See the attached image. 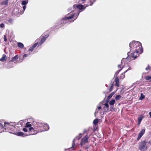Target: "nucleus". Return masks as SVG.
I'll use <instances>...</instances> for the list:
<instances>
[{"label":"nucleus","instance_id":"f257e3e1","mask_svg":"<svg viewBox=\"0 0 151 151\" xmlns=\"http://www.w3.org/2000/svg\"><path fill=\"white\" fill-rule=\"evenodd\" d=\"M129 47L131 50H140L141 53L142 52V46L141 44L139 42L136 41H133L129 44Z\"/></svg>","mask_w":151,"mask_h":151},{"label":"nucleus","instance_id":"f03ea898","mask_svg":"<svg viewBox=\"0 0 151 151\" xmlns=\"http://www.w3.org/2000/svg\"><path fill=\"white\" fill-rule=\"evenodd\" d=\"M10 126L8 123L4 122V121L0 120V133L6 130V128Z\"/></svg>","mask_w":151,"mask_h":151},{"label":"nucleus","instance_id":"7ed1b4c3","mask_svg":"<svg viewBox=\"0 0 151 151\" xmlns=\"http://www.w3.org/2000/svg\"><path fill=\"white\" fill-rule=\"evenodd\" d=\"M127 58H126L124 59L123 58L122 59L121 65H118V67L119 68H121L119 70H118L117 71H116L115 73V75H116L119 73L122 70L123 68H124V65L126 64H127V62H126L127 60Z\"/></svg>","mask_w":151,"mask_h":151},{"label":"nucleus","instance_id":"20e7f679","mask_svg":"<svg viewBox=\"0 0 151 151\" xmlns=\"http://www.w3.org/2000/svg\"><path fill=\"white\" fill-rule=\"evenodd\" d=\"M29 133L25 134V136H28L30 135L36 134L38 133V131L36 130L35 128L31 127V128H29L28 132Z\"/></svg>","mask_w":151,"mask_h":151},{"label":"nucleus","instance_id":"39448f33","mask_svg":"<svg viewBox=\"0 0 151 151\" xmlns=\"http://www.w3.org/2000/svg\"><path fill=\"white\" fill-rule=\"evenodd\" d=\"M43 125L42 123H37L35 126L34 128L36 130L38 131V133L42 132L43 131L44 129H42V126Z\"/></svg>","mask_w":151,"mask_h":151},{"label":"nucleus","instance_id":"423d86ee","mask_svg":"<svg viewBox=\"0 0 151 151\" xmlns=\"http://www.w3.org/2000/svg\"><path fill=\"white\" fill-rule=\"evenodd\" d=\"M74 15L75 14H73L71 16L68 17H65L63 18L61 21V22H62L61 23H63L64 24L67 22L69 19L72 18L73 17Z\"/></svg>","mask_w":151,"mask_h":151},{"label":"nucleus","instance_id":"0eeeda50","mask_svg":"<svg viewBox=\"0 0 151 151\" xmlns=\"http://www.w3.org/2000/svg\"><path fill=\"white\" fill-rule=\"evenodd\" d=\"M89 136H88L87 135H86L85 137L82 138L81 140V142L80 145L81 146H82L85 143H87L88 142V139Z\"/></svg>","mask_w":151,"mask_h":151},{"label":"nucleus","instance_id":"6e6552de","mask_svg":"<svg viewBox=\"0 0 151 151\" xmlns=\"http://www.w3.org/2000/svg\"><path fill=\"white\" fill-rule=\"evenodd\" d=\"M146 145V142L145 141H143L139 145V148L140 150H142L144 149H146L147 147Z\"/></svg>","mask_w":151,"mask_h":151},{"label":"nucleus","instance_id":"1a4fd4ad","mask_svg":"<svg viewBox=\"0 0 151 151\" xmlns=\"http://www.w3.org/2000/svg\"><path fill=\"white\" fill-rule=\"evenodd\" d=\"M30 122H28L26 123L25 127L23 129V131L25 132H28L29 128H31L32 125L30 124Z\"/></svg>","mask_w":151,"mask_h":151},{"label":"nucleus","instance_id":"9d476101","mask_svg":"<svg viewBox=\"0 0 151 151\" xmlns=\"http://www.w3.org/2000/svg\"><path fill=\"white\" fill-rule=\"evenodd\" d=\"M145 129H142L141 131L138 134V137L137 138V140H139L141 138L142 135L144 134L145 132Z\"/></svg>","mask_w":151,"mask_h":151},{"label":"nucleus","instance_id":"9b49d317","mask_svg":"<svg viewBox=\"0 0 151 151\" xmlns=\"http://www.w3.org/2000/svg\"><path fill=\"white\" fill-rule=\"evenodd\" d=\"M48 37V35H46L44 36L43 37L41 40L40 42L38 43V45H40L42 44Z\"/></svg>","mask_w":151,"mask_h":151},{"label":"nucleus","instance_id":"f8f14e48","mask_svg":"<svg viewBox=\"0 0 151 151\" xmlns=\"http://www.w3.org/2000/svg\"><path fill=\"white\" fill-rule=\"evenodd\" d=\"M48 37V35H46L44 36L43 37L41 40L40 42L38 43V45H40L42 44Z\"/></svg>","mask_w":151,"mask_h":151},{"label":"nucleus","instance_id":"ddd939ff","mask_svg":"<svg viewBox=\"0 0 151 151\" xmlns=\"http://www.w3.org/2000/svg\"><path fill=\"white\" fill-rule=\"evenodd\" d=\"M139 51L138 50H136L135 52L132 53L131 56L132 57L134 58V59H135L138 56V53Z\"/></svg>","mask_w":151,"mask_h":151},{"label":"nucleus","instance_id":"4468645a","mask_svg":"<svg viewBox=\"0 0 151 151\" xmlns=\"http://www.w3.org/2000/svg\"><path fill=\"white\" fill-rule=\"evenodd\" d=\"M43 125L42 126V129H44L43 131H46L48 130L49 129V125L47 124L42 123Z\"/></svg>","mask_w":151,"mask_h":151},{"label":"nucleus","instance_id":"2eb2a0df","mask_svg":"<svg viewBox=\"0 0 151 151\" xmlns=\"http://www.w3.org/2000/svg\"><path fill=\"white\" fill-rule=\"evenodd\" d=\"M76 7H77L78 9L80 10L82 9L83 8V5L81 4H79L78 5H74L73 6V8H75Z\"/></svg>","mask_w":151,"mask_h":151},{"label":"nucleus","instance_id":"dca6fc26","mask_svg":"<svg viewBox=\"0 0 151 151\" xmlns=\"http://www.w3.org/2000/svg\"><path fill=\"white\" fill-rule=\"evenodd\" d=\"M131 69L130 67H129L128 69L127 70L124 72L122 73L121 75L120 78V79H124L125 77V74L127 72L128 70H131Z\"/></svg>","mask_w":151,"mask_h":151},{"label":"nucleus","instance_id":"f3484780","mask_svg":"<svg viewBox=\"0 0 151 151\" xmlns=\"http://www.w3.org/2000/svg\"><path fill=\"white\" fill-rule=\"evenodd\" d=\"M7 59V57L5 54H3L2 58L0 59V61L1 62H4Z\"/></svg>","mask_w":151,"mask_h":151},{"label":"nucleus","instance_id":"a211bd4d","mask_svg":"<svg viewBox=\"0 0 151 151\" xmlns=\"http://www.w3.org/2000/svg\"><path fill=\"white\" fill-rule=\"evenodd\" d=\"M38 43H36L35 44L32 46L29 49V50L28 51H32L33 50L34 48H35L37 46Z\"/></svg>","mask_w":151,"mask_h":151},{"label":"nucleus","instance_id":"6ab92c4d","mask_svg":"<svg viewBox=\"0 0 151 151\" xmlns=\"http://www.w3.org/2000/svg\"><path fill=\"white\" fill-rule=\"evenodd\" d=\"M115 85L117 87L119 86V78L117 77H116L115 78Z\"/></svg>","mask_w":151,"mask_h":151},{"label":"nucleus","instance_id":"aec40b11","mask_svg":"<svg viewBox=\"0 0 151 151\" xmlns=\"http://www.w3.org/2000/svg\"><path fill=\"white\" fill-rule=\"evenodd\" d=\"M143 116H141L139 117L138 118V125H139L141 121L142 120L143 118Z\"/></svg>","mask_w":151,"mask_h":151},{"label":"nucleus","instance_id":"412c9836","mask_svg":"<svg viewBox=\"0 0 151 151\" xmlns=\"http://www.w3.org/2000/svg\"><path fill=\"white\" fill-rule=\"evenodd\" d=\"M25 134H24L23 132H18L16 133V135L18 136H23V137L26 136H25L24 135Z\"/></svg>","mask_w":151,"mask_h":151},{"label":"nucleus","instance_id":"4be33fe9","mask_svg":"<svg viewBox=\"0 0 151 151\" xmlns=\"http://www.w3.org/2000/svg\"><path fill=\"white\" fill-rule=\"evenodd\" d=\"M115 102V100L113 99L111 100L109 102V104L110 105H113Z\"/></svg>","mask_w":151,"mask_h":151},{"label":"nucleus","instance_id":"5701e85b","mask_svg":"<svg viewBox=\"0 0 151 151\" xmlns=\"http://www.w3.org/2000/svg\"><path fill=\"white\" fill-rule=\"evenodd\" d=\"M81 137V134H79V138H77V137L75 139H74L73 140V146H72L73 147L74 145H75V142H74V141L76 139H80Z\"/></svg>","mask_w":151,"mask_h":151},{"label":"nucleus","instance_id":"b1692460","mask_svg":"<svg viewBox=\"0 0 151 151\" xmlns=\"http://www.w3.org/2000/svg\"><path fill=\"white\" fill-rule=\"evenodd\" d=\"M8 0H5L1 3V5H6L8 4Z\"/></svg>","mask_w":151,"mask_h":151},{"label":"nucleus","instance_id":"393cba45","mask_svg":"<svg viewBox=\"0 0 151 151\" xmlns=\"http://www.w3.org/2000/svg\"><path fill=\"white\" fill-rule=\"evenodd\" d=\"M18 58V55H17L12 58V61H15L16 60H17Z\"/></svg>","mask_w":151,"mask_h":151},{"label":"nucleus","instance_id":"a878e982","mask_svg":"<svg viewBox=\"0 0 151 151\" xmlns=\"http://www.w3.org/2000/svg\"><path fill=\"white\" fill-rule=\"evenodd\" d=\"M13 22V20L12 19H10L8 21L6 22L7 24H12Z\"/></svg>","mask_w":151,"mask_h":151},{"label":"nucleus","instance_id":"bb28decb","mask_svg":"<svg viewBox=\"0 0 151 151\" xmlns=\"http://www.w3.org/2000/svg\"><path fill=\"white\" fill-rule=\"evenodd\" d=\"M28 0H26L23 1L22 2V5H24L27 4L28 3Z\"/></svg>","mask_w":151,"mask_h":151},{"label":"nucleus","instance_id":"cd10ccee","mask_svg":"<svg viewBox=\"0 0 151 151\" xmlns=\"http://www.w3.org/2000/svg\"><path fill=\"white\" fill-rule=\"evenodd\" d=\"M146 80L147 81H151V77L150 76H146L145 77Z\"/></svg>","mask_w":151,"mask_h":151},{"label":"nucleus","instance_id":"c85d7f7f","mask_svg":"<svg viewBox=\"0 0 151 151\" xmlns=\"http://www.w3.org/2000/svg\"><path fill=\"white\" fill-rule=\"evenodd\" d=\"M17 45L19 47L21 48H22L24 47L23 44L21 42L18 43Z\"/></svg>","mask_w":151,"mask_h":151},{"label":"nucleus","instance_id":"c756f323","mask_svg":"<svg viewBox=\"0 0 151 151\" xmlns=\"http://www.w3.org/2000/svg\"><path fill=\"white\" fill-rule=\"evenodd\" d=\"M99 122L98 119H95L94 120L93 122V123L94 124L96 125Z\"/></svg>","mask_w":151,"mask_h":151},{"label":"nucleus","instance_id":"7c9ffc66","mask_svg":"<svg viewBox=\"0 0 151 151\" xmlns=\"http://www.w3.org/2000/svg\"><path fill=\"white\" fill-rule=\"evenodd\" d=\"M145 98V96L143 94V93H141L140 95V96L139 98V99L140 100H142Z\"/></svg>","mask_w":151,"mask_h":151},{"label":"nucleus","instance_id":"2f4dec72","mask_svg":"<svg viewBox=\"0 0 151 151\" xmlns=\"http://www.w3.org/2000/svg\"><path fill=\"white\" fill-rule=\"evenodd\" d=\"M121 96L120 95H117L115 97V100H116V101H117V100H119V99H120L121 98Z\"/></svg>","mask_w":151,"mask_h":151},{"label":"nucleus","instance_id":"473e14b6","mask_svg":"<svg viewBox=\"0 0 151 151\" xmlns=\"http://www.w3.org/2000/svg\"><path fill=\"white\" fill-rule=\"evenodd\" d=\"M104 109L106 108L107 109V110H108L109 107V105L107 103H105L104 104Z\"/></svg>","mask_w":151,"mask_h":151},{"label":"nucleus","instance_id":"72a5a7b5","mask_svg":"<svg viewBox=\"0 0 151 151\" xmlns=\"http://www.w3.org/2000/svg\"><path fill=\"white\" fill-rule=\"evenodd\" d=\"M113 96V95L111 93L107 97V99H111L112 96Z\"/></svg>","mask_w":151,"mask_h":151},{"label":"nucleus","instance_id":"f704fd0d","mask_svg":"<svg viewBox=\"0 0 151 151\" xmlns=\"http://www.w3.org/2000/svg\"><path fill=\"white\" fill-rule=\"evenodd\" d=\"M113 88V84H112L110 88L109 89V91H112V89Z\"/></svg>","mask_w":151,"mask_h":151},{"label":"nucleus","instance_id":"c9c22d12","mask_svg":"<svg viewBox=\"0 0 151 151\" xmlns=\"http://www.w3.org/2000/svg\"><path fill=\"white\" fill-rule=\"evenodd\" d=\"M30 54L29 53V54H25L24 55H23V58H24L25 57L28 56Z\"/></svg>","mask_w":151,"mask_h":151},{"label":"nucleus","instance_id":"e433bc0d","mask_svg":"<svg viewBox=\"0 0 151 151\" xmlns=\"http://www.w3.org/2000/svg\"><path fill=\"white\" fill-rule=\"evenodd\" d=\"M101 106H100L99 107H98V109H96V111H97L98 109V110H99L100 109H101ZM97 113V111H96V112H95V115H96V114Z\"/></svg>","mask_w":151,"mask_h":151},{"label":"nucleus","instance_id":"4c0bfd02","mask_svg":"<svg viewBox=\"0 0 151 151\" xmlns=\"http://www.w3.org/2000/svg\"><path fill=\"white\" fill-rule=\"evenodd\" d=\"M4 24L3 23H1L0 24V27L1 28H3L4 27Z\"/></svg>","mask_w":151,"mask_h":151},{"label":"nucleus","instance_id":"58836bf2","mask_svg":"<svg viewBox=\"0 0 151 151\" xmlns=\"http://www.w3.org/2000/svg\"><path fill=\"white\" fill-rule=\"evenodd\" d=\"M4 41H5V42L6 41L7 39L6 38V36L5 35H4Z\"/></svg>","mask_w":151,"mask_h":151},{"label":"nucleus","instance_id":"ea45409f","mask_svg":"<svg viewBox=\"0 0 151 151\" xmlns=\"http://www.w3.org/2000/svg\"><path fill=\"white\" fill-rule=\"evenodd\" d=\"M114 110V107H111L110 108V110L111 111Z\"/></svg>","mask_w":151,"mask_h":151},{"label":"nucleus","instance_id":"a19ab883","mask_svg":"<svg viewBox=\"0 0 151 151\" xmlns=\"http://www.w3.org/2000/svg\"><path fill=\"white\" fill-rule=\"evenodd\" d=\"M150 68V66H148V67L146 68V70H147L149 69Z\"/></svg>","mask_w":151,"mask_h":151},{"label":"nucleus","instance_id":"79ce46f5","mask_svg":"<svg viewBox=\"0 0 151 151\" xmlns=\"http://www.w3.org/2000/svg\"><path fill=\"white\" fill-rule=\"evenodd\" d=\"M26 8V6L25 5L24 6H23V9L24 11L25 10Z\"/></svg>","mask_w":151,"mask_h":151},{"label":"nucleus","instance_id":"37998d69","mask_svg":"<svg viewBox=\"0 0 151 151\" xmlns=\"http://www.w3.org/2000/svg\"><path fill=\"white\" fill-rule=\"evenodd\" d=\"M86 0H81V1L82 2V3H84Z\"/></svg>","mask_w":151,"mask_h":151},{"label":"nucleus","instance_id":"c03bdc74","mask_svg":"<svg viewBox=\"0 0 151 151\" xmlns=\"http://www.w3.org/2000/svg\"><path fill=\"white\" fill-rule=\"evenodd\" d=\"M149 114L150 117L151 118V112H150L149 113Z\"/></svg>","mask_w":151,"mask_h":151},{"label":"nucleus","instance_id":"a18cd8bd","mask_svg":"<svg viewBox=\"0 0 151 151\" xmlns=\"http://www.w3.org/2000/svg\"><path fill=\"white\" fill-rule=\"evenodd\" d=\"M10 63H9V66H8L9 68H12V66H10Z\"/></svg>","mask_w":151,"mask_h":151},{"label":"nucleus","instance_id":"49530a36","mask_svg":"<svg viewBox=\"0 0 151 151\" xmlns=\"http://www.w3.org/2000/svg\"><path fill=\"white\" fill-rule=\"evenodd\" d=\"M148 143L149 144H150V145H151V141H150L149 142H148Z\"/></svg>","mask_w":151,"mask_h":151},{"label":"nucleus","instance_id":"de8ad7c7","mask_svg":"<svg viewBox=\"0 0 151 151\" xmlns=\"http://www.w3.org/2000/svg\"><path fill=\"white\" fill-rule=\"evenodd\" d=\"M115 93V92H113L111 93L112 94V95H113Z\"/></svg>","mask_w":151,"mask_h":151},{"label":"nucleus","instance_id":"09e8293b","mask_svg":"<svg viewBox=\"0 0 151 151\" xmlns=\"http://www.w3.org/2000/svg\"><path fill=\"white\" fill-rule=\"evenodd\" d=\"M79 13H78V14L77 16L76 17V18H77V17H78V16L79 15Z\"/></svg>","mask_w":151,"mask_h":151}]
</instances>
